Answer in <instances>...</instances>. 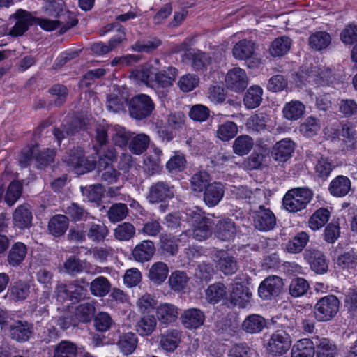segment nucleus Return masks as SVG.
Wrapping results in <instances>:
<instances>
[{
    "label": "nucleus",
    "mask_w": 357,
    "mask_h": 357,
    "mask_svg": "<svg viewBox=\"0 0 357 357\" xmlns=\"http://www.w3.org/2000/svg\"><path fill=\"white\" fill-rule=\"evenodd\" d=\"M227 296V289L224 284L216 282L211 284L206 290V299L211 303H218Z\"/></svg>",
    "instance_id": "48"
},
{
    "label": "nucleus",
    "mask_w": 357,
    "mask_h": 357,
    "mask_svg": "<svg viewBox=\"0 0 357 357\" xmlns=\"http://www.w3.org/2000/svg\"><path fill=\"white\" fill-rule=\"evenodd\" d=\"M330 212L328 209L320 208L317 210L308 220L309 227L316 231L321 229L328 221Z\"/></svg>",
    "instance_id": "51"
},
{
    "label": "nucleus",
    "mask_w": 357,
    "mask_h": 357,
    "mask_svg": "<svg viewBox=\"0 0 357 357\" xmlns=\"http://www.w3.org/2000/svg\"><path fill=\"white\" fill-rule=\"evenodd\" d=\"M340 301L334 295L320 298L314 308V314L318 321H328L332 319L339 311Z\"/></svg>",
    "instance_id": "4"
},
{
    "label": "nucleus",
    "mask_w": 357,
    "mask_h": 357,
    "mask_svg": "<svg viewBox=\"0 0 357 357\" xmlns=\"http://www.w3.org/2000/svg\"><path fill=\"white\" fill-rule=\"evenodd\" d=\"M234 222L229 218L219 220L215 227V236L221 241H229L236 234Z\"/></svg>",
    "instance_id": "28"
},
{
    "label": "nucleus",
    "mask_w": 357,
    "mask_h": 357,
    "mask_svg": "<svg viewBox=\"0 0 357 357\" xmlns=\"http://www.w3.org/2000/svg\"><path fill=\"white\" fill-rule=\"evenodd\" d=\"M313 197V192L308 188H296L287 191L283 197L284 208L296 213L306 208Z\"/></svg>",
    "instance_id": "3"
},
{
    "label": "nucleus",
    "mask_w": 357,
    "mask_h": 357,
    "mask_svg": "<svg viewBox=\"0 0 357 357\" xmlns=\"http://www.w3.org/2000/svg\"><path fill=\"white\" fill-rule=\"evenodd\" d=\"M266 326V319L262 316L256 314L248 316L242 324L243 330L250 334L259 333Z\"/></svg>",
    "instance_id": "30"
},
{
    "label": "nucleus",
    "mask_w": 357,
    "mask_h": 357,
    "mask_svg": "<svg viewBox=\"0 0 357 357\" xmlns=\"http://www.w3.org/2000/svg\"><path fill=\"white\" fill-rule=\"evenodd\" d=\"M177 69L174 67L169 66L166 69L155 72L154 70L155 81L162 87H168L172 86L173 82L177 76Z\"/></svg>",
    "instance_id": "42"
},
{
    "label": "nucleus",
    "mask_w": 357,
    "mask_h": 357,
    "mask_svg": "<svg viewBox=\"0 0 357 357\" xmlns=\"http://www.w3.org/2000/svg\"><path fill=\"white\" fill-rule=\"evenodd\" d=\"M314 341L307 338L298 341L292 347L291 357H314Z\"/></svg>",
    "instance_id": "32"
},
{
    "label": "nucleus",
    "mask_w": 357,
    "mask_h": 357,
    "mask_svg": "<svg viewBox=\"0 0 357 357\" xmlns=\"http://www.w3.org/2000/svg\"><path fill=\"white\" fill-rule=\"evenodd\" d=\"M136 234L135 226L128 222L119 224L114 229V236L120 241H127L132 239Z\"/></svg>",
    "instance_id": "49"
},
{
    "label": "nucleus",
    "mask_w": 357,
    "mask_h": 357,
    "mask_svg": "<svg viewBox=\"0 0 357 357\" xmlns=\"http://www.w3.org/2000/svg\"><path fill=\"white\" fill-rule=\"evenodd\" d=\"M238 132L236 124L232 121H227L218 126L217 137L222 141H229L234 138Z\"/></svg>",
    "instance_id": "58"
},
{
    "label": "nucleus",
    "mask_w": 357,
    "mask_h": 357,
    "mask_svg": "<svg viewBox=\"0 0 357 357\" xmlns=\"http://www.w3.org/2000/svg\"><path fill=\"white\" fill-rule=\"evenodd\" d=\"M68 227V220L66 215H57L50 219L48 229L54 236L63 235Z\"/></svg>",
    "instance_id": "43"
},
{
    "label": "nucleus",
    "mask_w": 357,
    "mask_h": 357,
    "mask_svg": "<svg viewBox=\"0 0 357 357\" xmlns=\"http://www.w3.org/2000/svg\"><path fill=\"white\" fill-rule=\"evenodd\" d=\"M160 45L161 41L157 38L139 40L132 45L131 49L138 52L150 53L156 50Z\"/></svg>",
    "instance_id": "62"
},
{
    "label": "nucleus",
    "mask_w": 357,
    "mask_h": 357,
    "mask_svg": "<svg viewBox=\"0 0 357 357\" xmlns=\"http://www.w3.org/2000/svg\"><path fill=\"white\" fill-rule=\"evenodd\" d=\"M276 225V218L274 213L264 206L260 205L259 209L255 212L254 216L255 227L262 231L272 230Z\"/></svg>",
    "instance_id": "14"
},
{
    "label": "nucleus",
    "mask_w": 357,
    "mask_h": 357,
    "mask_svg": "<svg viewBox=\"0 0 357 357\" xmlns=\"http://www.w3.org/2000/svg\"><path fill=\"white\" fill-rule=\"evenodd\" d=\"M64 161L73 167L75 173L77 175L84 174L89 169L88 160L84 158V152L80 148L70 153Z\"/></svg>",
    "instance_id": "22"
},
{
    "label": "nucleus",
    "mask_w": 357,
    "mask_h": 357,
    "mask_svg": "<svg viewBox=\"0 0 357 357\" xmlns=\"http://www.w3.org/2000/svg\"><path fill=\"white\" fill-rule=\"evenodd\" d=\"M109 290L110 283L105 277H98L91 282V293L96 296L103 297L109 292Z\"/></svg>",
    "instance_id": "57"
},
{
    "label": "nucleus",
    "mask_w": 357,
    "mask_h": 357,
    "mask_svg": "<svg viewBox=\"0 0 357 357\" xmlns=\"http://www.w3.org/2000/svg\"><path fill=\"white\" fill-rule=\"evenodd\" d=\"M178 240L172 234H162L160 238V243L162 252L172 256L175 255L178 250Z\"/></svg>",
    "instance_id": "55"
},
{
    "label": "nucleus",
    "mask_w": 357,
    "mask_h": 357,
    "mask_svg": "<svg viewBox=\"0 0 357 357\" xmlns=\"http://www.w3.org/2000/svg\"><path fill=\"white\" fill-rule=\"evenodd\" d=\"M137 344V337L133 333H124L120 336L117 342L119 349L125 355L134 352Z\"/></svg>",
    "instance_id": "47"
},
{
    "label": "nucleus",
    "mask_w": 357,
    "mask_h": 357,
    "mask_svg": "<svg viewBox=\"0 0 357 357\" xmlns=\"http://www.w3.org/2000/svg\"><path fill=\"white\" fill-rule=\"evenodd\" d=\"M188 280L185 272L176 271L171 274L169 283L172 289L175 291H181L185 287Z\"/></svg>",
    "instance_id": "60"
},
{
    "label": "nucleus",
    "mask_w": 357,
    "mask_h": 357,
    "mask_svg": "<svg viewBox=\"0 0 357 357\" xmlns=\"http://www.w3.org/2000/svg\"><path fill=\"white\" fill-rule=\"evenodd\" d=\"M210 176L205 171H200L194 174L190 178V187L195 192H202L209 183Z\"/></svg>",
    "instance_id": "54"
},
{
    "label": "nucleus",
    "mask_w": 357,
    "mask_h": 357,
    "mask_svg": "<svg viewBox=\"0 0 357 357\" xmlns=\"http://www.w3.org/2000/svg\"><path fill=\"white\" fill-rule=\"evenodd\" d=\"M284 283L282 279L277 275H269L260 284L258 294L264 300H271L280 295Z\"/></svg>",
    "instance_id": "9"
},
{
    "label": "nucleus",
    "mask_w": 357,
    "mask_h": 357,
    "mask_svg": "<svg viewBox=\"0 0 357 357\" xmlns=\"http://www.w3.org/2000/svg\"><path fill=\"white\" fill-rule=\"evenodd\" d=\"M310 288L308 282L303 278H296L291 280L289 285V294L297 298L305 294Z\"/></svg>",
    "instance_id": "61"
},
{
    "label": "nucleus",
    "mask_w": 357,
    "mask_h": 357,
    "mask_svg": "<svg viewBox=\"0 0 357 357\" xmlns=\"http://www.w3.org/2000/svg\"><path fill=\"white\" fill-rule=\"evenodd\" d=\"M254 141L248 135H240L236 138L233 144L234 152L238 155H247L252 149Z\"/></svg>",
    "instance_id": "50"
},
{
    "label": "nucleus",
    "mask_w": 357,
    "mask_h": 357,
    "mask_svg": "<svg viewBox=\"0 0 357 357\" xmlns=\"http://www.w3.org/2000/svg\"><path fill=\"white\" fill-rule=\"evenodd\" d=\"M225 84L228 89L233 91H243L248 84V77L245 71L238 67L229 70L225 76Z\"/></svg>",
    "instance_id": "13"
},
{
    "label": "nucleus",
    "mask_w": 357,
    "mask_h": 357,
    "mask_svg": "<svg viewBox=\"0 0 357 357\" xmlns=\"http://www.w3.org/2000/svg\"><path fill=\"white\" fill-rule=\"evenodd\" d=\"M128 214V208L126 204L116 203L107 211V216L111 222L115 223L125 219Z\"/></svg>",
    "instance_id": "56"
},
{
    "label": "nucleus",
    "mask_w": 357,
    "mask_h": 357,
    "mask_svg": "<svg viewBox=\"0 0 357 357\" xmlns=\"http://www.w3.org/2000/svg\"><path fill=\"white\" fill-rule=\"evenodd\" d=\"M305 75H302L309 83L315 84L317 86L324 85L327 82L326 72H324L319 66H314L302 71Z\"/></svg>",
    "instance_id": "37"
},
{
    "label": "nucleus",
    "mask_w": 357,
    "mask_h": 357,
    "mask_svg": "<svg viewBox=\"0 0 357 357\" xmlns=\"http://www.w3.org/2000/svg\"><path fill=\"white\" fill-rule=\"evenodd\" d=\"M150 142L149 137L144 133L138 134L131 138L129 149L136 155H140L148 148Z\"/></svg>",
    "instance_id": "52"
},
{
    "label": "nucleus",
    "mask_w": 357,
    "mask_h": 357,
    "mask_svg": "<svg viewBox=\"0 0 357 357\" xmlns=\"http://www.w3.org/2000/svg\"><path fill=\"white\" fill-rule=\"evenodd\" d=\"M336 263L342 268H354L357 266V255L354 251L344 252L338 256Z\"/></svg>",
    "instance_id": "64"
},
{
    "label": "nucleus",
    "mask_w": 357,
    "mask_h": 357,
    "mask_svg": "<svg viewBox=\"0 0 357 357\" xmlns=\"http://www.w3.org/2000/svg\"><path fill=\"white\" fill-rule=\"evenodd\" d=\"M309 235L301 231L290 239L286 244V250L292 254L300 253L309 242Z\"/></svg>",
    "instance_id": "41"
},
{
    "label": "nucleus",
    "mask_w": 357,
    "mask_h": 357,
    "mask_svg": "<svg viewBox=\"0 0 357 357\" xmlns=\"http://www.w3.org/2000/svg\"><path fill=\"white\" fill-rule=\"evenodd\" d=\"M291 344V335L283 331H276L271 335L266 349L273 356H282L289 349Z\"/></svg>",
    "instance_id": "7"
},
{
    "label": "nucleus",
    "mask_w": 357,
    "mask_h": 357,
    "mask_svg": "<svg viewBox=\"0 0 357 357\" xmlns=\"http://www.w3.org/2000/svg\"><path fill=\"white\" fill-rule=\"evenodd\" d=\"M186 220L192 227V231H186L181 235L192 236L197 241L208 239L212 235L213 220L206 217L205 212L198 206L187 208Z\"/></svg>",
    "instance_id": "2"
},
{
    "label": "nucleus",
    "mask_w": 357,
    "mask_h": 357,
    "mask_svg": "<svg viewBox=\"0 0 357 357\" xmlns=\"http://www.w3.org/2000/svg\"><path fill=\"white\" fill-rule=\"evenodd\" d=\"M303 257L316 273L324 274L328 269V261L325 255L319 250L309 247L303 252Z\"/></svg>",
    "instance_id": "12"
},
{
    "label": "nucleus",
    "mask_w": 357,
    "mask_h": 357,
    "mask_svg": "<svg viewBox=\"0 0 357 357\" xmlns=\"http://www.w3.org/2000/svg\"><path fill=\"white\" fill-rule=\"evenodd\" d=\"M12 17L16 20V23L10 31V35L13 36H22L28 29L31 23V15L26 10L19 9Z\"/></svg>",
    "instance_id": "25"
},
{
    "label": "nucleus",
    "mask_w": 357,
    "mask_h": 357,
    "mask_svg": "<svg viewBox=\"0 0 357 357\" xmlns=\"http://www.w3.org/2000/svg\"><path fill=\"white\" fill-rule=\"evenodd\" d=\"M136 324V330L142 336H147L154 332L157 326V319L153 314H142Z\"/></svg>",
    "instance_id": "34"
},
{
    "label": "nucleus",
    "mask_w": 357,
    "mask_h": 357,
    "mask_svg": "<svg viewBox=\"0 0 357 357\" xmlns=\"http://www.w3.org/2000/svg\"><path fill=\"white\" fill-rule=\"evenodd\" d=\"M96 140L98 144V147L93 146L96 154L98 156V160L96 158L91 161V171L97 169L99 172L105 170L101 175L102 180L109 183H113L117 181L119 174L110 165L116 158V153L114 148H107L108 142L107 132L103 127H99L96 129Z\"/></svg>",
    "instance_id": "1"
},
{
    "label": "nucleus",
    "mask_w": 357,
    "mask_h": 357,
    "mask_svg": "<svg viewBox=\"0 0 357 357\" xmlns=\"http://www.w3.org/2000/svg\"><path fill=\"white\" fill-rule=\"evenodd\" d=\"M311 48L319 51L326 49L331 43V37L326 31H319L312 33L308 39Z\"/></svg>",
    "instance_id": "46"
},
{
    "label": "nucleus",
    "mask_w": 357,
    "mask_h": 357,
    "mask_svg": "<svg viewBox=\"0 0 357 357\" xmlns=\"http://www.w3.org/2000/svg\"><path fill=\"white\" fill-rule=\"evenodd\" d=\"M136 305L141 314H149L151 310L156 309L157 301L153 295L145 293L138 298Z\"/></svg>",
    "instance_id": "59"
},
{
    "label": "nucleus",
    "mask_w": 357,
    "mask_h": 357,
    "mask_svg": "<svg viewBox=\"0 0 357 357\" xmlns=\"http://www.w3.org/2000/svg\"><path fill=\"white\" fill-rule=\"evenodd\" d=\"M155 312L159 324L165 327L174 323L178 316V307L169 303H160L156 307Z\"/></svg>",
    "instance_id": "15"
},
{
    "label": "nucleus",
    "mask_w": 357,
    "mask_h": 357,
    "mask_svg": "<svg viewBox=\"0 0 357 357\" xmlns=\"http://www.w3.org/2000/svg\"><path fill=\"white\" fill-rule=\"evenodd\" d=\"M54 156V151L47 149L40 152L38 146L24 149L19 156V163L21 167H25L29 165L33 160H36L40 165H46L52 162Z\"/></svg>",
    "instance_id": "6"
},
{
    "label": "nucleus",
    "mask_w": 357,
    "mask_h": 357,
    "mask_svg": "<svg viewBox=\"0 0 357 357\" xmlns=\"http://www.w3.org/2000/svg\"><path fill=\"white\" fill-rule=\"evenodd\" d=\"M174 196V186L166 181H158L153 183L146 195V199L151 204L165 202Z\"/></svg>",
    "instance_id": "10"
},
{
    "label": "nucleus",
    "mask_w": 357,
    "mask_h": 357,
    "mask_svg": "<svg viewBox=\"0 0 357 357\" xmlns=\"http://www.w3.org/2000/svg\"><path fill=\"white\" fill-rule=\"evenodd\" d=\"M26 253L27 248L24 243L21 242L15 243L11 247L8 255V261L9 264L13 266H18L24 261Z\"/></svg>",
    "instance_id": "44"
},
{
    "label": "nucleus",
    "mask_w": 357,
    "mask_h": 357,
    "mask_svg": "<svg viewBox=\"0 0 357 357\" xmlns=\"http://www.w3.org/2000/svg\"><path fill=\"white\" fill-rule=\"evenodd\" d=\"M33 216L28 205L19 206L13 214V222L15 227L25 229L31 226Z\"/></svg>",
    "instance_id": "26"
},
{
    "label": "nucleus",
    "mask_w": 357,
    "mask_h": 357,
    "mask_svg": "<svg viewBox=\"0 0 357 357\" xmlns=\"http://www.w3.org/2000/svg\"><path fill=\"white\" fill-rule=\"evenodd\" d=\"M314 163V172L316 177L326 181L336 167L335 162L331 158L319 153L308 154Z\"/></svg>",
    "instance_id": "11"
},
{
    "label": "nucleus",
    "mask_w": 357,
    "mask_h": 357,
    "mask_svg": "<svg viewBox=\"0 0 357 357\" xmlns=\"http://www.w3.org/2000/svg\"><path fill=\"white\" fill-rule=\"evenodd\" d=\"M291 45V38L287 36H280L271 43L268 51L270 54L274 57L282 56L289 52Z\"/></svg>",
    "instance_id": "39"
},
{
    "label": "nucleus",
    "mask_w": 357,
    "mask_h": 357,
    "mask_svg": "<svg viewBox=\"0 0 357 357\" xmlns=\"http://www.w3.org/2000/svg\"><path fill=\"white\" fill-rule=\"evenodd\" d=\"M263 90L259 86H250L245 93L243 102L246 108L252 109L259 107L262 101Z\"/></svg>",
    "instance_id": "40"
},
{
    "label": "nucleus",
    "mask_w": 357,
    "mask_h": 357,
    "mask_svg": "<svg viewBox=\"0 0 357 357\" xmlns=\"http://www.w3.org/2000/svg\"><path fill=\"white\" fill-rule=\"evenodd\" d=\"M231 195L237 199L245 200L250 204H257L262 197H265L263 190L256 188L250 190L247 186H234L231 190Z\"/></svg>",
    "instance_id": "20"
},
{
    "label": "nucleus",
    "mask_w": 357,
    "mask_h": 357,
    "mask_svg": "<svg viewBox=\"0 0 357 357\" xmlns=\"http://www.w3.org/2000/svg\"><path fill=\"white\" fill-rule=\"evenodd\" d=\"M113 30H116L117 31V34L112 36L108 42L107 45L110 52L120 47L127 40L126 29L117 22L107 24L99 30V34L100 36H104L107 33Z\"/></svg>",
    "instance_id": "16"
},
{
    "label": "nucleus",
    "mask_w": 357,
    "mask_h": 357,
    "mask_svg": "<svg viewBox=\"0 0 357 357\" xmlns=\"http://www.w3.org/2000/svg\"><path fill=\"white\" fill-rule=\"evenodd\" d=\"M215 261L220 270L225 275H231L238 270L237 261L234 257L223 250H217L214 255Z\"/></svg>",
    "instance_id": "21"
},
{
    "label": "nucleus",
    "mask_w": 357,
    "mask_h": 357,
    "mask_svg": "<svg viewBox=\"0 0 357 357\" xmlns=\"http://www.w3.org/2000/svg\"><path fill=\"white\" fill-rule=\"evenodd\" d=\"M225 195V187L220 182H213L208 185L203 194V200L208 207L215 206Z\"/></svg>",
    "instance_id": "19"
},
{
    "label": "nucleus",
    "mask_w": 357,
    "mask_h": 357,
    "mask_svg": "<svg viewBox=\"0 0 357 357\" xmlns=\"http://www.w3.org/2000/svg\"><path fill=\"white\" fill-rule=\"evenodd\" d=\"M155 252L154 243L151 240H144L132 249L131 255L135 261L139 263L149 261Z\"/></svg>",
    "instance_id": "18"
},
{
    "label": "nucleus",
    "mask_w": 357,
    "mask_h": 357,
    "mask_svg": "<svg viewBox=\"0 0 357 357\" xmlns=\"http://www.w3.org/2000/svg\"><path fill=\"white\" fill-rule=\"evenodd\" d=\"M295 149V143L289 138L278 142L272 148L271 156L278 162H284L289 160Z\"/></svg>",
    "instance_id": "17"
},
{
    "label": "nucleus",
    "mask_w": 357,
    "mask_h": 357,
    "mask_svg": "<svg viewBox=\"0 0 357 357\" xmlns=\"http://www.w3.org/2000/svg\"><path fill=\"white\" fill-rule=\"evenodd\" d=\"M22 185L18 181H13L8 187L5 201L10 206H13L22 194Z\"/></svg>",
    "instance_id": "63"
},
{
    "label": "nucleus",
    "mask_w": 357,
    "mask_h": 357,
    "mask_svg": "<svg viewBox=\"0 0 357 357\" xmlns=\"http://www.w3.org/2000/svg\"><path fill=\"white\" fill-rule=\"evenodd\" d=\"M251 296L252 293L245 282L239 281V279L237 278H235L228 298L231 305L240 308L246 307L250 303Z\"/></svg>",
    "instance_id": "8"
},
{
    "label": "nucleus",
    "mask_w": 357,
    "mask_h": 357,
    "mask_svg": "<svg viewBox=\"0 0 357 357\" xmlns=\"http://www.w3.org/2000/svg\"><path fill=\"white\" fill-rule=\"evenodd\" d=\"M314 344L317 357H334L337 353L335 345L326 338L317 337Z\"/></svg>",
    "instance_id": "35"
},
{
    "label": "nucleus",
    "mask_w": 357,
    "mask_h": 357,
    "mask_svg": "<svg viewBox=\"0 0 357 357\" xmlns=\"http://www.w3.org/2000/svg\"><path fill=\"white\" fill-rule=\"evenodd\" d=\"M78 348L68 340H62L54 346L53 357H77Z\"/></svg>",
    "instance_id": "45"
},
{
    "label": "nucleus",
    "mask_w": 357,
    "mask_h": 357,
    "mask_svg": "<svg viewBox=\"0 0 357 357\" xmlns=\"http://www.w3.org/2000/svg\"><path fill=\"white\" fill-rule=\"evenodd\" d=\"M32 333V326L27 321H15L10 326L11 337L17 342L27 341Z\"/></svg>",
    "instance_id": "27"
},
{
    "label": "nucleus",
    "mask_w": 357,
    "mask_h": 357,
    "mask_svg": "<svg viewBox=\"0 0 357 357\" xmlns=\"http://www.w3.org/2000/svg\"><path fill=\"white\" fill-rule=\"evenodd\" d=\"M321 124L318 119L309 116L299 126L300 132L307 137L315 136L320 130Z\"/></svg>",
    "instance_id": "53"
},
{
    "label": "nucleus",
    "mask_w": 357,
    "mask_h": 357,
    "mask_svg": "<svg viewBox=\"0 0 357 357\" xmlns=\"http://www.w3.org/2000/svg\"><path fill=\"white\" fill-rule=\"evenodd\" d=\"M351 187V182L350 179L347 176L339 175L331 181L328 190L333 196L342 197L349 192Z\"/></svg>",
    "instance_id": "24"
},
{
    "label": "nucleus",
    "mask_w": 357,
    "mask_h": 357,
    "mask_svg": "<svg viewBox=\"0 0 357 357\" xmlns=\"http://www.w3.org/2000/svg\"><path fill=\"white\" fill-rule=\"evenodd\" d=\"M305 112V105L299 100H291L284 105L282 112L287 120L296 121L300 119Z\"/></svg>",
    "instance_id": "38"
},
{
    "label": "nucleus",
    "mask_w": 357,
    "mask_h": 357,
    "mask_svg": "<svg viewBox=\"0 0 357 357\" xmlns=\"http://www.w3.org/2000/svg\"><path fill=\"white\" fill-rule=\"evenodd\" d=\"M168 274L167 265L162 261H157L150 267L148 278L155 285H160L166 280Z\"/></svg>",
    "instance_id": "29"
},
{
    "label": "nucleus",
    "mask_w": 357,
    "mask_h": 357,
    "mask_svg": "<svg viewBox=\"0 0 357 357\" xmlns=\"http://www.w3.org/2000/svg\"><path fill=\"white\" fill-rule=\"evenodd\" d=\"M181 340V333L177 329L167 330L160 339V347L167 351H174Z\"/></svg>",
    "instance_id": "31"
},
{
    "label": "nucleus",
    "mask_w": 357,
    "mask_h": 357,
    "mask_svg": "<svg viewBox=\"0 0 357 357\" xmlns=\"http://www.w3.org/2000/svg\"><path fill=\"white\" fill-rule=\"evenodd\" d=\"M181 320L186 328L195 329L203 325L205 317L199 309L191 308L184 311L181 316Z\"/></svg>",
    "instance_id": "23"
},
{
    "label": "nucleus",
    "mask_w": 357,
    "mask_h": 357,
    "mask_svg": "<svg viewBox=\"0 0 357 357\" xmlns=\"http://www.w3.org/2000/svg\"><path fill=\"white\" fill-rule=\"evenodd\" d=\"M30 285L22 280L15 282L8 289V297L14 301L25 300L29 295Z\"/></svg>",
    "instance_id": "33"
},
{
    "label": "nucleus",
    "mask_w": 357,
    "mask_h": 357,
    "mask_svg": "<svg viewBox=\"0 0 357 357\" xmlns=\"http://www.w3.org/2000/svg\"><path fill=\"white\" fill-rule=\"evenodd\" d=\"M155 109L151 98L146 94H139L131 98L129 102V113L132 118L142 120L149 117Z\"/></svg>",
    "instance_id": "5"
},
{
    "label": "nucleus",
    "mask_w": 357,
    "mask_h": 357,
    "mask_svg": "<svg viewBox=\"0 0 357 357\" xmlns=\"http://www.w3.org/2000/svg\"><path fill=\"white\" fill-rule=\"evenodd\" d=\"M255 43L248 40L238 41L233 47V56L239 60H245L250 58L255 52Z\"/></svg>",
    "instance_id": "36"
}]
</instances>
